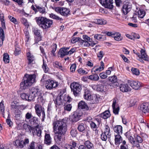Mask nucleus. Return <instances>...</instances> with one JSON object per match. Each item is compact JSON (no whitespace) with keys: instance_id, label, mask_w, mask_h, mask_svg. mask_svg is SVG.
<instances>
[{"instance_id":"nucleus-11","label":"nucleus","mask_w":149,"mask_h":149,"mask_svg":"<svg viewBox=\"0 0 149 149\" xmlns=\"http://www.w3.org/2000/svg\"><path fill=\"white\" fill-rule=\"evenodd\" d=\"M58 84L57 83L53 80L49 79L46 81L45 87L49 90H51L57 86Z\"/></svg>"},{"instance_id":"nucleus-45","label":"nucleus","mask_w":149,"mask_h":149,"mask_svg":"<svg viewBox=\"0 0 149 149\" xmlns=\"http://www.w3.org/2000/svg\"><path fill=\"white\" fill-rule=\"evenodd\" d=\"M21 21L22 24H23L25 26L28 27L29 26V23L27 20L24 18H22Z\"/></svg>"},{"instance_id":"nucleus-60","label":"nucleus","mask_w":149,"mask_h":149,"mask_svg":"<svg viewBox=\"0 0 149 149\" xmlns=\"http://www.w3.org/2000/svg\"><path fill=\"white\" fill-rule=\"evenodd\" d=\"M42 39L41 35L36 36L35 37V44L37 43L39 41H40Z\"/></svg>"},{"instance_id":"nucleus-18","label":"nucleus","mask_w":149,"mask_h":149,"mask_svg":"<svg viewBox=\"0 0 149 149\" xmlns=\"http://www.w3.org/2000/svg\"><path fill=\"white\" fill-rule=\"evenodd\" d=\"M127 84H121L120 86V91L123 92H126L131 91L130 88Z\"/></svg>"},{"instance_id":"nucleus-17","label":"nucleus","mask_w":149,"mask_h":149,"mask_svg":"<svg viewBox=\"0 0 149 149\" xmlns=\"http://www.w3.org/2000/svg\"><path fill=\"white\" fill-rule=\"evenodd\" d=\"M141 55H139V53H138L137 54L139 57L144 60L149 61V58L148 57L145 51L143 49H141Z\"/></svg>"},{"instance_id":"nucleus-28","label":"nucleus","mask_w":149,"mask_h":149,"mask_svg":"<svg viewBox=\"0 0 149 149\" xmlns=\"http://www.w3.org/2000/svg\"><path fill=\"white\" fill-rule=\"evenodd\" d=\"M0 19L2 27L3 29H6L5 22L3 13H0Z\"/></svg>"},{"instance_id":"nucleus-42","label":"nucleus","mask_w":149,"mask_h":149,"mask_svg":"<svg viewBox=\"0 0 149 149\" xmlns=\"http://www.w3.org/2000/svg\"><path fill=\"white\" fill-rule=\"evenodd\" d=\"M111 137V136H108V135H106V134L104 133H102L101 135V138L102 140L104 141H106L107 138L109 139Z\"/></svg>"},{"instance_id":"nucleus-57","label":"nucleus","mask_w":149,"mask_h":149,"mask_svg":"<svg viewBox=\"0 0 149 149\" xmlns=\"http://www.w3.org/2000/svg\"><path fill=\"white\" fill-rule=\"evenodd\" d=\"M81 39L79 38H73L71 40V42L72 43H74L77 42L79 41V43H80V40Z\"/></svg>"},{"instance_id":"nucleus-38","label":"nucleus","mask_w":149,"mask_h":149,"mask_svg":"<svg viewBox=\"0 0 149 149\" xmlns=\"http://www.w3.org/2000/svg\"><path fill=\"white\" fill-rule=\"evenodd\" d=\"M108 0H100V2L101 4L106 8H111V5L108 6L107 4Z\"/></svg>"},{"instance_id":"nucleus-12","label":"nucleus","mask_w":149,"mask_h":149,"mask_svg":"<svg viewBox=\"0 0 149 149\" xmlns=\"http://www.w3.org/2000/svg\"><path fill=\"white\" fill-rule=\"evenodd\" d=\"M127 83L133 89L135 90H138L140 87L141 86V83L137 81L128 80Z\"/></svg>"},{"instance_id":"nucleus-4","label":"nucleus","mask_w":149,"mask_h":149,"mask_svg":"<svg viewBox=\"0 0 149 149\" xmlns=\"http://www.w3.org/2000/svg\"><path fill=\"white\" fill-rule=\"evenodd\" d=\"M90 91L87 89L84 90V98L90 102L92 104H95L98 102V99L95 95H91Z\"/></svg>"},{"instance_id":"nucleus-53","label":"nucleus","mask_w":149,"mask_h":149,"mask_svg":"<svg viewBox=\"0 0 149 149\" xmlns=\"http://www.w3.org/2000/svg\"><path fill=\"white\" fill-rule=\"evenodd\" d=\"M9 19L10 20L15 24H17L18 22L17 20L14 17L11 16H9L8 17Z\"/></svg>"},{"instance_id":"nucleus-54","label":"nucleus","mask_w":149,"mask_h":149,"mask_svg":"<svg viewBox=\"0 0 149 149\" xmlns=\"http://www.w3.org/2000/svg\"><path fill=\"white\" fill-rule=\"evenodd\" d=\"M100 67H98L95 68L94 67L92 69V71L93 72L95 73H99L102 70V69H101Z\"/></svg>"},{"instance_id":"nucleus-29","label":"nucleus","mask_w":149,"mask_h":149,"mask_svg":"<svg viewBox=\"0 0 149 149\" xmlns=\"http://www.w3.org/2000/svg\"><path fill=\"white\" fill-rule=\"evenodd\" d=\"M59 53L60 55V57L61 58L68 55V51H66V49L63 48H61L60 49Z\"/></svg>"},{"instance_id":"nucleus-52","label":"nucleus","mask_w":149,"mask_h":149,"mask_svg":"<svg viewBox=\"0 0 149 149\" xmlns=\"http://www.w3.org/2000/svg\"><path fill=\"white\" fill-rule=\"evenodd\" d=\"M131 71L132 73L135 75H138L139 74L140 72L139 70L137 69L132 68L131 69Z\"/></svg>"},{"instance_id":"nucleus-63","label":"nucleus","mask_w":149,"mask_h":149,"mask_svg":"<svg viewBox=\"0 0 149 149\" xmlns=\"http://www.w3.org/2000/svg\"><path fill=\"white\" fill-rule=\"evenodd\" d=\"M97 91H104V86L102 84L97 85Z\"/></svg>"},{"instance_id":"nucleus-44","label":"nucleus","mask_w":149,"mask_h":149,"mask_svg":"<svg viewBox=\"0 0 149 149\" xmlns=\"http://www.w3.org/2000/svg\"><path fill=\"white\" fill-rule=\"evenodd\" d=\"M109 81L112 83H116L117 81V77L115 76L109 77Z\"/></svg>"},{"instance_id":"nucleus-56","label":"nucleus","mask_w":149,"mask_h":149,"mask_svg":"<svg viewBox=\"0 0 149 149\" xmlns=\"http://www.w3.org/2000/svg\"><path fill=\"white\" fill-rule=\"evenodd\" d=\"M43 64L42 65V68L43 69L44 72L46 73L48 71V68L47 66V65L44 62V60H43Z\"/></svg>"},{"instance_id":"nucleus-49","label":"nucleus","mask_w":149,"mask_h":149,"mask_svg":"<svg viewBox=\"0 0 149 149\" xmlns=\"http://www.w3.org/2000/svg\"><path fill=\"white\" fill-rule=\"evenodd\" d=\"M96 23L98 24H105L107 23V21L103 19H97Z\"/></svg>"},{"instance_id":"nucleus-26","label":"nucleus","mask_w":149,"mask_h":149,"mask_svg":"<svg viewBox=\"0 0 149 149\" xmlns=\"http://www.w3.org/2000/svg\"><path fill=\"white\" fill-rule=\"evenodd\" d=\"M114 131L117 134H122V127L120 125H116L113 128Z\"/></svg>"},{"instance_id":"nucleus-61","label":"nucleus","mask_w":149,"mask_h":149,"mask_svg":"<svg viewBox=\"0 0 149 149\" xmlns=\"http://www.w3.org/2000/svg\"><path fill=\"white\" fill-rule=\"evenodd\" d=\"M115 69L114 67H109L108 68V70L106 71V74L107 75H109L111 73V71L112 70H114Z\"/></svg>"},{"instance_id":"nucleus-27","label":"nucleus","mask_w":149,"mask_h":149,"mask_svg":"<svg viewBox=\"0 0 149 149\" xmlns=\"http://www.w3.org/2000/svg\"><path fill=\"white\" fill-rule=\"evenodd\" d=\"M100 117L104 119H107L110 116V112L109 111H106L100 115Z\"/></svg>"},{"instance_id":"nucleus-47","label":"nucleus","mask_w":149,"mask_h":149,"mask_svg":"<svg viewBox=\"0 0 149 149\" xmlns=\"http://www.w3.org/2000/svg\"><path fill=\"white\" fill-rule=\"evenodd\" d=\"M32 31L34 34L36 36L41 35L39 31L37 28H33L32 29Z\"/></svg>"},{"instance_id":"nucleus-14","label":"nucleus","mask_w":149,"mask_h":149,"mask_svg":"<svg viewBox=\"0 0 149 149\" xmlns=\"http://www.w3.org/2000/svg\"><path fill=\"white\" fill-rule=\"evenodd\" d=\"M100 122L101 121L99 119H96L94 122L92 121L90 123L91 128L94 130L97 129L99 127Z\"/></svg>"},{"instance_id":"nucleus-50","label":"nucleus","mask_w":149,"mask_h":149,"mask_svg":"<svg viewBox=\"0 0 149 149\" xmlns=\"http://www.w3.org/2000/svg\"><path fill=\"white\" fill-rule=\"evenodd\" d=\"M51 47L52 49L51 52L52 53L54 56H55V52L56 50L57 45L56 44H53L52 45Z\"/></svg>"},{"instance_id":"nucleus-7","label":"nucleus","mask_w":149,"mask_h":149,"mask_svg":"<svg viewBox=\"0 0 149 149\" xmlns=\"http://www.w3.org/2000/svg\"><path fill=\"white\" fill-rule=\"evenodd\" d=\"M29 94L30 95V99L34 101L35 98L40 94L41 93L40 90L37 87L31 88L30 89Z\"/></svg>"},{"instance_id":"nucleus-36","label":"nucleus","mask_w":149,"mask_h":149,"mask_svg":"<svg viewBox=\"0 0 149 149\" xmlns=\"http://www.w3.org/2000/svg\"><path fill=\"white\" fill-rule=\"evenodd\" d=\"M104 133L106 134V135L109 136H111V133L110 132V129L109 126L107 125H106L105 126L104 130Z\"/></svg>"},{"instance_id":"nucleus-19","label":"nucleus","mask_w":149,"mask_h":149,"mask_svg":"<svg viewBox=\"0 0 149 149\" xmlns=\"http://www.w3.org/2000/svg\"><path fill=\"white\" fill-rule=\"evenodd\" d=\"M27 57L28 60V65H31L33 64V61H34L35 58L34 56L30 52H28L27 53Z\"/></svg>"},{"instance_id":"nucleus-34","label":"nucleus","mask_w":149,"mask_h":149,"mask_svg":"<svg viewBox=\"0 0 149 149\" xmlns=\"http://www.w3.org/2000/svg\"><path fill=\"white\" fill-rule=\"evenodd\" d=\"M21 97L22 99H25L28 101H31L32 100V99H30V95L29 94V95H28L25 93H23L21 94Z\"/></svg>"},{"instance_id":"nucleus-22","label":"nucleus","mask_w":149,"mask_h":149,"mask_svg":"<svg viewBox=\"0 0 149 149\" xmlns=\"http://www.w3.org/2000/svg\"><path fill=\"white\" fill-rule=\"evenodd\" d=\"M128 139L129 140L130 142L134 146L138 148H139L140 145L139 144L137 143L135 141V139L134 140L133 137L131 136H130L128 137Z\"/></svg>"},{"instance_id":"nucleus-23","label":"nucleus","mask_w":149,"mask_h":149,"mask_svg":"<svg viewBox=\"0 0 149 149\" xmlns=\"http://www.w3.org/2000/svg\"><path fill=\"white\" fill-rule=\"evenodd\" d=\"M23 128L25 129L26 131L29 132H30L35 131V129L34 128L32 127L30 125L27 124H24L23 125ZM33 135L34 136V134L33 132Z\"/></svg>"},{"instance_id":"nucleus-24","label":"nucleus","mask_w":149,"mask_h":149,"mask_svg":"<svg viewBox=\"0 0 149 149\" xmlns=\"http://www.w3.org/2000/svg\"><path fill=\"white\" fill-rule=\"evenodd\" d=\"M122 138L120 134L115 135V142L116 145L120 144L122 141Z\"/></svg>"},{"instance_id":"nucleus-3","label":"nucleus","mask_w":149,"mask_h":149,"mask_svg":"<svg viewBox=\"0 0 149 149\" xmlns=\"http://www.w3.org/2000/svg\"><path fill=\"white\" fill-rule=\"evenodd\" d=\"M38 24L43 29L49 28L53 23L52 20L43 17H39L36 18Z\"/></svg>"},{"instance_id":"nucleus-1","label":"nucleus","mask_w":149,"mask_h":149,"mask_svg":"<svg viewBox=\"0 0 149 149\" xmlns=\"http://www.w3.org/2000/svg\"><path fill=\"white\" fill-rule=\"evenodd\" d=\"M53 132L55 134V138L61 141L62 136L67 130V125L65 119L54 121L52 123Z\"/></svg>"},{"instance_id":"nucleus-5","label":"nucleus","mask_w":149,"mask_h":149,"mask_svg":"<svg viewBox=\"0 0 149 149\" xmlns=\"http://www.w3.org/2000/svg\"><path fill=\"white\" fill-rule=\"evenodd\" d=\"M11 110H13L15 114V117L17 119H19L21 117V112L20 111L21 106L18 105L16 101H13L11 104Z\"/></svg>"},{"instance_id":"nucleus-31","label":"nucleus","mask_w":149,"mask_h":149,"mask_svg":"<svg viewBox=\"0 0 149 149\" xmlns=\"http://www.w3.org/2000/svg\"><path fill=\"white\" fill-rule=\"evenodd\" d=\"M84 144L88 149H94L93 145L90 141H86Z\"/></svg>"},{"instance_id":"nucleus-58","label":"nucleus","mask_w":149,"mask_h":149,"mask_svg":"<svg viewBox=\"0 0 149 149\" xmlns=\"http://www.w3.org/2000/svg\"><path fill=\"white\" fill-rule=\"evenodd\" d=\"M76 68V64L74 63L72 64L70 67V72H75Z\"/></svg>"},{"instance_id":"nucleus-48","label":"nucleus","mask_w":149,"mask_h":149,"mask_svg":"<svg viewBox=\"0 0 149 149\" xmlns=\"http://www.w3.org/2000/svg\"><path fill=\"white\" fill-rule=\"evenodd\" d=\"M84 125V123L79 124L77 127V129L78 130L81 132L85 130Z\"/></svg>"},{"instance_id":"nucleus-16","label":"nucleus","mask_w":149,"mask_h":149,"mask_svg":"<svg viewBox=\"0 0 149 149\" xmlns=\"http://www.w3.org/2000/svg\"><path fill=\"white\" fill-rule=\"evenodd\" d=\"M116 104V100L115 99L113 100L112 107L113 109V111L114 113L115 114H118L119 110V107Z\"/></svg>"},{"instance_id":"nucleus-43","label":"nucleus","mask_w":149,"mask_h":149,"mask_svg":"<svg viewBox=\"0 0 149 149\" xmlns=\"http://www.w3.org/2000/svg\"><path fill=\"white\" fill-rule=\"evenodd\" d=\"M88 41H84V40H80V44L82 46H84L88 47L90 46V44L89 43Z\"/></svg>"},{"instance_id":"nucleus-9","label":"nucleus","mask_w":149,"mask_h":149,"mask_svg":"<svg viewBox=\"0 0 149 149\" xmlns=\"http://www.w3.org/2000/svg\"><path fill=\"white\" fill-rule=\"evenodd\" d=\"M34 108L36 113L38 116L39 117L40 116L41 113L43 118H44L45 117V114L44 109L42 108L40 105L38 104L36 105Z\"/></svg>"},{"instance_id":"nucleus-13","label":"nucleus","mask_w":149,"mask_h":149,"mask_svg":"<svg viewBox=\"0 0 149 149\" xmlns=\"http://www.w3.org/2000/svg\"><path fill=\"white\" fill-rule=\"evenodd\" d=\"M81 115V113L77 112H74L70 117L71 120L74 122L78 121L80 119Z\"/></svg>"},{"instance_id":"nucleus-51","label":"nucleus","mask_w":149,"mask_h":149,"mask_svg":"<svg viewBox=\"0 0 149 149\" xmlns=\"http://www.w3.org/2000/svg\"><path fill=\"white\" fill-rule=\"evenodd\" d=\"M49 17L53 19H54L57 20H61L62 18L59 17L58 16L54 14L53 13H51L49 14Z\"/></svg>"},{"instance_id":"nucleus-33","label":"nucleus","mask_w":149,"mask_h":149,"mask_svg":"<svg viewBox=\"0 0 149 149\" xmlns=\"http://www.w3.org/2000/svg\"><path fill=\"white\" fill-rule=\"evenodd\" d=\"M14 145L16 146L19 147L20 148H22L24 147V145L23 143V141H20L19 140H16L14 143Z\"/></svg>"},{"instance_id":"nucleus-62","label":"nucleus","mask_w":149,"mask_h":149,"mask_svg":"<svg viewBox=\"0 0 149 149\" xmlns=\"http://www.w3.org/2000/svg\"><path fill=\"white\" fill-rule=\"evenodd\" d=\"M36 8L40 13H44L45 12V8L44 7H41L38 6H36Z\"/></svg>"},{"instance_id":"nucleus-8","label":"nucleus","mask_w":149,"mask_h":149,"mask_svg":"<svg viewBox=\"0 0 149 149\" xmlns=\"http://www.w3.org/2000/svg\"><path fill=\"white\" fill-rule=\"evenodd\" d=\"M132 8V5L131 3L126 2L123 4L121 10L124 15H126L130 11Z\"/></svg>"},{"instance_id":"nucleus-15","label":"nucleus","mask_w":149,"mask_h":149,"mask_svg":"<svg viewBox=\"0 0 149 149\" xmlns=\"http://www.w3.org/2000/svg\"><path fill=\"white\" fill-rule=\"evenodd\" d=\"M149 103L148 102L143 103L141 105V110L142 111L143 113H145L149 112Z\"/></svg>"},{"instance_id":"nucleus-35","label":"nucleus","mask_w":149,"mask_h":149,"mask_svg":"<svg viewBox=\"0 0 149 149\" xmlns=\"http://www.w3.org/2000/svg\"><path fill=\"white\" fill-rule=\"evenodd\" d=\"M3 60L6 63H9L10 61L9 56L7 53H4L3 55Z\"/></svg>"},{"instance_id":"nucleus-2","label":"nucleus","mask_w":149,"mask_h":149,"mask_svg":"<svg viewBox=\"0 0 149 149\" xmlns=\"http://www.w3.org/2000/svg\"><path fill=\"white\" fill-rule=\"evenodd\" d=\"M36 75L34 74H25L24 78V81L20 83V87L22 89H25L30 87L35 81Z\"/></svg>"},{"instance_id":"nucleus-41","label":"nucleus","mask_w":149,"mask_h":149,"mask_svg":"<svg viewBox=\"0 0 149 149\" xmlns=\"http://www.w3.org/2000/svg\"><path fill=\"white\" fill-rule=\"evenodd\" d=\"M135 139L136 142L137 143H141L143 141V139L139 135H136V136H135Z\"/></svg>"},{"instance_id":"nucleus-21","label":"nucleus","mask_w":149,"mask_h":149,"mask_svg":"<svg viewBox=\"0 0 149 149\" xmlns=\"http://www.w3.org/2000/svg\"><path fill=\"white\" fill-rule=\"evenodd\" d=\"M5 38V35L3 30L1 27H0V47L3 45Z\"/></svg>"},{"instance_id":"nucleus-59","label":"nucleus","mask_w":149,"mask_h":149,"mask_svg":"<svg viewBox=\"0 0 149 149\" xmlns=\"http://www.w3.org/2000/svg\"><path fill=\"white\" fill-rule=\"evenodd\" d=\"M77 71L78 73L81 74H87L88 73L87 72L81 68L78 69Z\"/></svg>"},{"instance_id":"nucleus-40","label":"nucleus","mask_w":149,"mask_h":149,"mask_svg":"<svg viewBox=\"0 0 149 149\" xmlns=\"http://www.w3.org/2000/svg\"><path fill=\"white\" fill-rule=\"evenodd\" d=\"M37 96L38 97V102L40 103H43L45 101V100L43 97V94L42 93H40V94L39 95Z\"/></svg>"},{"instance_id":"nucleus-10","label":"nucleus","mask_w":149,"mask_h":149,"mask_svg":"<svg viewBox=\"0 0 149 149\" xmlns=\"http://www.w3.org/2000/svg\"><path fill=\"white\" fill-rule=\"evenodd\" d=\"M55 10L56 12L60 13L61 15L64 16H67L69 14L70 12L69 9L59 7L55 8Z\"/></svg>"},{"instance_id":"nucleus-6","label":"nucleus","mask_w":149,"mask_h":149,"mask_svg":"<svg viewBox=\"0 0 149 149\" xmlns=\"http://www.w3.org/2000/svg\"><path fill=\"white\" fill-rule=\"evenodd\" d=\"M70 87L75 96L77 97L79 95L82 89V87L81 85L79 83L73 82L71 84Z\"/></svg>"},{"instance_id":"nucleus-46","label":"nucleus","mask_w":149,"mask_h":149,"mask_svg":"<svg viewBox=\"0 0 149 149\" xmlns=\"http://www.w3.org/2000/svg\"><path fill=\"white\" fill-rule=\"evenodd\" d=\"M4 102L3 100L0 103V108L1 109V111L2 113L3 117H4V111L5 110L4 106L3 104Z\"/></svg>"},{"instance_id":"nucleus-37","label":"nucleus","mask_w":149,"mask_h":149,"mask_svg":"<svg viewBox=\"0 0 149 149\" xmlns=\"http://www.w3.org/2000/svg\"><path fill=\"white\" fill-rule=\"evenodd\" d=\"M61 95L58 96L57 97L55 103L56 105H61L62 104V100L61 98Z\"/></svg>"},{"instance_id":"nucleus-20","label":"nucleus","mask_w":149,"mask_h":149,"mask_svg":"<svg viewBox=\"0 0 149 149\" xmlns=\"http://www.w3.org/2000/svg\"><path fill=\"white\" fill-rule=\"evenodd\" d=\"M78 107L79 109H84L86 110H88L89 109V107L86 104L82 101H81L79 103Z\"/></svg>"},{"instance_id":"nucleus-55","label":"nucleus","mask_w":149,"mask_h":149,"mask_svg":"<svg viewBox=\"0 0 149 149\" xmlns=\"http://www.w3.org/2000/svg\"><path fill=\"white\" fill-rule=\"evenodd\" d=\"M36 143L33 141H32L29 144L28 149H36L35 143Z\"/></svg>"},{"instance_id":"nucleus-25","label":"nucleus","mask_w":149,"mask_h":149,"mask_svg":"<svg viewBox=\"0 0 149 149\" xmlns=\"http://www.w3.org/2000/svg\"><path fill=\"white\" fill-rule=\"evenodd\" d=\"M52 138L49 134H46L45 136V143L47 145H49L51 143Z\"/></svg>"},{"instance_id":"nucleus-30","label":"nucleus","mask_w":149,"mask_h":149,"mask_svg":"<svg viewBox=\"0 0 149 149\" xmlns=\"http://www.w3.org/2000/svg\"><path fill=\"white\" fill-rule=\"evenodd\" d=\"M88 79L91 80L97 81L99 80V77L97 74H95L89 76Z\"/></svg>"},{"instance_id":"nucleus-32","label":"nucleus","mask_w":149,"mask_h":149,"mask_svg":"<svg viewBox=\"0 0 149 149\" xmlns=\"http://www.w3.org/2000/svg\"><path fill=\"white\" fill-rule=\"evenodd\" d=\"M146 15V12L142 9H139L138 11V15L139 17L141 18H143Z\"/></svg>"},{"instance_id":"nucleus-39","label":"nucleus","mask_w":149,"mask_h":149,"mask_svg":"<svg viewBox=\"0 0 149 149\" xmlns=\"http://www.w3.org/2000/svg\"><path fill=\"white\" fill-rule=\"evenodd\" d=\"M116 34L113 36L114 39L117 41H120L121 40L120 34L118 32H115Z\"/></svg>"},{"instance_id":"nucleus-64","label":"nucleus","mask_w":149,"mask_h":149,"mask_svg":"<svg viewBox=\"0 0 149 149\" xmlns=\"http://www.w3.org/2000/svg\"><path fill=\"white\" fill-rule=\"evenodd\" d=\"M94 38L95 39L98 40H101L102 38V35L98 34H95L94 35Z\"/></svg>"}]
</instances>
